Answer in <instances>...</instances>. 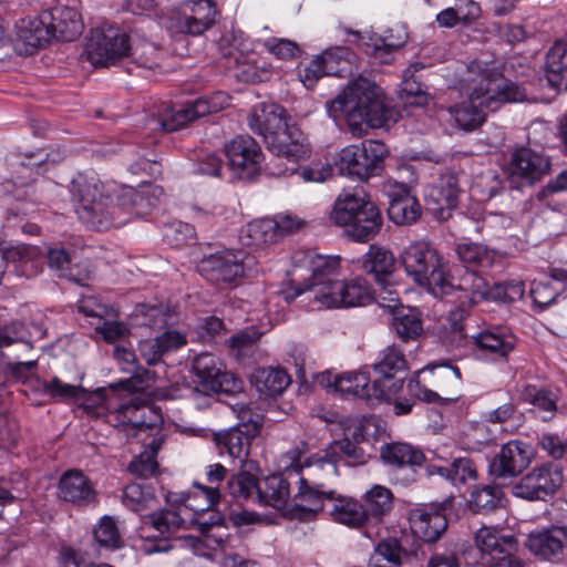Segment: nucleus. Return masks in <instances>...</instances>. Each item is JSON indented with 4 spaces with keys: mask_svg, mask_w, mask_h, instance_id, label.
I'll list each match as a JSON object with an SVG mask.
<instances>
[{
    "mask_svg": "<svg viewBox=\"0 0 567 567\" xmlns=\"http://www.w3.org/2000/svg\"><path fill=\"white\" fill-rule=\"evenodd\" d=\"M78 218L89 228L103 231L147 215L158 204L163 188L146 185L138 189L123 187L114 198L95 177L79 175L71 183Z\"/></svg>",
    "mask_w": 567,
    "mask_h": 567,
    "instance_id": "1",
    "label": "nucleus"
},
{
    "mask_svg": "<svg viewBox=\"0 0 567 567\" xmlns=\"http://www.w3.org/2000/svg\"><path fill=\"white\" fill-rule=\"evenodd\" d=\"M455 87L466 100L449 107L455 124L463 131L476 130L485 121L486 111H496L502 104L520 102L526 91L506 79L491 63L472 61L462 65L456 73Z\"/></svg>",
    "mask_w": 567,
    "mask_h": 567,
    "instance_id": "2",
    "label": "nucleus"
},
{
    "mask_svg": "<svg viewBox=\"0 0 567 567\" xmlns=\"http://www.w3.org/2000/svg\"><path fill=\"white\" fill-rule=\"evenodd\" d=\"M331 116H343L352 135L361 136L363 125L382 126L386 121V107L381 89L371 80L358 76L332 101L327 103Z\"/></svg>",
    "mask_w": 567,
    "mask_h": 567,
    "instance_id": "3",
    "label": "nucleus"
},
{
    "mask_svg": "<svg viewBox=\"0 0 567 567\" xmlns=\"http://www.w3.org/2000/svg\"><path fill=\"white\" fill-rule=\"evenodd\" d=\"M250 130L262 137L266 147L277 157L296 164L308 154L307 138L286 121V111L275 103L257 104L248 116Z\"/></svg>",
    "mask_w": 567,
    "mask_h": 567,
    "instance_id": "4",
    "label": "nucleus"
},
{
    "mask_svg": "<svg viewBox=\"0 0 567 567\" xmlns=\"http://www.w3.org/2000/svg\"><path fill=\"white\" fill-rule=\"evenodd\" d=\"M80 13L69 7H55L38 17L23 19L17 24V35L32 49H38L51 40L74 41L83 32Z\"/></svg>",
    "mask_w": 567,
    "mask_h": 567,
    "instance_id": "5",
    "label": "nucleus"
},
{
    "mask_svg": "<svg viewBox=\"0 0 567 567\" xmlns=\"http://www.w3.org/2000/svg\"><path fill=\"white\" fill-rule=\"evenodd\" d=\"M330 218L344 228L348 237L359 243L373 239L383 224L380 209L363 189L343 190L334 202Z\"/></svg>",
    "mask_w": 567,
    "mask_h": 567,
    "instance_id": "6",
    "label": "nucleus"
},
{
    "mask_svg": "<svg viewBox=\"0 0 567 567\" xmlns=\"http://www.w3.org/2000/svg\"><path fill=\"white\" fill-rule=\"evenodd\" d=\"M467 320L468 315L463 308L457 307L449 313L446 329L455 347L464 346L471 339L480 350L503 359L515 349L516 337L507 328L494 327L470 336Z\"/></svg>",
    "mask_w": 567,
    "mask_h": 567,
    "instance_id": "7",
    "label": "nucleus"
},
{
    "mask_svg": "<svg viewBox=\"0 0 567 567\" xmlns=\"http://www.w3.org/2000/svg\"><path fill=\"white\" fill-rule=\"evenodd\" d=\"M517 548L513 535L494 527H482L474 536V547L464 553L466 563L476 567H523L512 554Z\"/></svg>",
    "mask_w": 567,
    "mask_h": 567,
    "instance_id": "8",
    "label": "nucleus"
},
{
    "mask_svg": "<svg viewBox=\"0 0 567 567\" xmlns=\"http://www.w3.org/2000/svg\"><path fill=\"white\" fill-rule=\"evenodd\" d=\"M401 264L413 280L440 292H446L450 279L445 276L441 257L429 244L417 241L408 246L401 254Z\"/></svg>",
    "mask_w": 567,
    "mask_h": 567,
    "instance_id": "9",
    "label": "nucleus"
},
{
    "mask_svg": "<svg viewBox=\"0 0 567 567\" xmlns=\"http://www.w3.org/2000/svg\"><path fill=\"white\" fill-rule=\"evenodd\" d=\"M386 153L388 150L384 143L365 140L359 145H349L342 148L338 156L337 166L342 175L367 181L371 176L380 174Z\"/></svg>",
    "mask_w": 567,
    "mask_h": 567,
    "instance_id": "10",
    "label": "nucleus"
},
{
    "mask_svg": "<svg viewBox=\"0 0 567 567\" xmlns=\"http://www.w3.org/2000/svg\"><path fill=\"white\" fill-rule=\"evenodd\" d=\"M199 274L214 284L234 282L236 279L258 272L256 257L233 250H221L205 256L198 264Z\"/></svg>",
    "mask_w": 567,
    "mask_h": 567,
    "instance_id": "11",
    "label": "nucleus"
},
{
    "mask_svg": "<svg viewBox=\"0 0 567 567\" xmlns=\"http://www.w3.org/2000/svg\"><path fill=\"white\" fill-rule=\"evenodd\" d=\"M227 93L218 91L185 103L177 110H169L162 117L148 121L150 130L174 132L199 117L217 113L229 105Z\"/></svg>",
    "mask_w": 567,
    "mask_h": 567,
    "instance_id": "12",
    "label": "nucleus"
},
{
    "mask_svg": "<svg viewBox=\"0 0 567 567\" xmlns=\"http://www.w3.org/2000/svg\"><path fill=\"white\" fill-rule=\"evenodd\" d=\"M85 52L95 66H106L126 55L137 60V48L131 45L130 37L112 27L91 30Z\"/></svg>",
    "mask_w": 567,
    "mask_h": 567,
    "instance_id": "13",
    "label": "nucleus"
},
{
    "mask_svg": "<svg viewBox=\"0 0 567 567\" xmlns=\"http://www.w3.org/2000/svg\"><path fill=\"white\" fill-rule=\"evenodd\" d=\"M373 368V396L378 400L390 401L403 386L408 363L402 351L395 347L384 349Z\"/></svg>",
    "mask_w": 567,
    "mask_h": 567,
    "instance_id": "14",
    "label": "nucleus"
},
{
    "mask_svg": "<svg viewBox=\"0 0 567 567\" xmlns=\"http://www.w3.org/2000/svg\"><path fill=\"white\" fill-rule=\"evenodd\" d=\"M564 482L563 468L558 463L548 462L536 466L512 487L516 497L527 501H546Z\"/></svg>",
    "mask_w": 567,
    "mask_h": 567,
    "instance_id": "15",
    "label": "nucleus"
},
{
    "mask_svg": "<svg viewBox=\"0 0 567 567\" xmlns=\"http://www.w3.org/2000/svg\"><path fill=\"white\" fill-rule=\"evenodd\" d=\"M218 16L214 0H187L172 13L169 28L181 34L197 37L213 28Z\"/></svg>",
    "mask_w": 567,
    "mask_h": 567,
    "instance_id": "16",
    "label": "nucleus"
},
{
    "mask_svg": "<svg viewBox=\"0 0 567 567\" xmlns=\"http://www.w3.org/2000/svg\"><path fill=\"white\" fill-rule=\"evenodd\" d=\"M454 506V497L423 504L410 512L413 533L425 543L436 542L447 528V514Z\"/></svg>",
    "mask_w": 567,
    "mask_h": 567,
    "instance_id": "17",
    "label": "nucleus"
},
{
    "mask_svg": "<svg viewBox=\"0 0 567 567\" xmlns=\"http://www.w3.org/2000/svg\"><path fill=\"white\" fill-rule=\"evenodd\" d=\"M225 154L230 169L238 179L252 181L259 175L264 155L252 137L236 136L225 145Z\"/></svg>",
    "mask_w": 567,
    "mask_h": 567,
    "instance_id": "18",
    "label": "nucleus"
},
{
    "mask_svg": "<svg viewBox=\"0 0 567 567\" xmlns=\"http://www.w3.org/2000/svg\"><path fill=\"white\" fill-rule=\"evenodd\" d=\"M374 299V292L363 278L350 281L339 280L323 286L319 291V303L327 308L361 307Z\"/></svg>",
    "mask_w": 567,
    "mask_h": 567,
    "instance_id": "19",
    "label": "nucleus"
},
{
    "mask_svg": "<svg viewBox=\"0 0 567 567\" xmlns=\"http://www.w3.org/2000/svg\"><path fill=\"white\" fill-rule=\"evenodd\" d=\"M115 417L125 426L126 433L134 437L142 436L146 432H158L163 425L159 406L136 400L121 404L115 412Z\"/></svg>",
    "mask_w": 567,
    "mask_h": 567,
    "instance_id": "20",
    "label": "nucleus"
},
{
    "mask_svg": "<svg viewBox=\"0 0 567 567\" xmlns=\"http://www.w3.org/2000/svg\"><path fill=\"white\" fill-rule=\"evenodd\" d=\"M380 457L384 464L396 470V481L402 485H410L416 481V467L423 465L426 460L420 449L402 442L384 444L380 450Z\"/></svg>",
    "mask_w": 567,
    "mask_h": 567,
    "instance_id": "21",
    "label": "nucleus"
},
{
    "mask_svg": "<svg viewBox=\"0 0 567 567\" xmlns=\"http://www.w3.org/2000/svg\"><path fill=\"white\" fill-rule=\"evenodd\" d=\"M532 458V446L523 441L513 440L501 446L489 463L488 473L494 480L513 478L528 467Z\"/></svg>",
    "mask_w": 567,
    "mask_h": 567,
    "instance_id": "22",
    "label": "nucleus"
},
{
    "mask_svg": "<svg viewBox=\"0 0 567 567\" xmlns=\"http://www.w3.org/2000/svg\"><path fill=\"white\" fill-rule=\"evenodd\" d=\"M395 259L393 254L375 245H371L368 252L362 259V269L365 274L371 275L375 284L380 287V295L386 293V297H381L386 300L388 307H396L399 303V295L395 290L390 289L393 279Z\"/></svg>",
    "mask_w": 567,
    "mask_h": 567,
    "instance_id": "23",
    "label": "nucleus"
},
{
    "mask_svg": "<svg viewBox=\"0 0 567 567\" xmlns=\"http://www.w3.org/2000/svg\"><path fill=\"white\" fill-rule=\"evenodd\" d=\"M549 169V158L529 147L515 150L508 164L509 178L519 186L533 185L547 175Z\"/></svg>",
    "mask_w": 567,
    "mask_h": 567,
    "instance_id": "24",
    "label": "nucleus"
},
{
    "mask_svg": "<svg viewBox=\"0 0 567 567\" xmlns=\"http://www.w3.org/2000/svg\"><path fill=\"white\" fill-rule=\"evenodd\" d=\"M458 197L457 176L454 173H446L441 175L425 193V208L434 218L444 221L451 218L453 210L457 207Z\"/></svg>",
    "mask_w": 567,
    "mask_h": 567,
    "instance_id": "25",
    "label": "nucleus"
},
{
    "mask_svg": "<svg viewBox=\"0 0 567 567\" xmlns=\"http://www.w3.org/2000/svg\"><path fill=\"white\" fill-rule=\"evenodd\" d=\"M336 492L323 486L301 484L288 507L291 518L308 522L313 519L323 509L324 501H332Z\"/></svg>",
    "mask_w": 567,
    "mask_h": 567,
    "instance_id": "26",
    "label": "nucleus"
},
{
    "mask_svg": "<svg viewBox=\"0 0 567 567\" xmlns=\"http://www.w3.org/2000/svg\"><path fill=\"white\" fill-rule=\"evenodd\" d=\"M567 544V527L550 526L528 535L527 548L544 560L560 561Z\"/></svg>",
    "mask_w": 567,
    "mask_h": 567,
    "instance_id": "27",
    "label": "nucleus"
},
{
    "mask_svg": "<svg viewBox=\"0 0 567 567\" xmlns=\"http://www.w3.org/2000/svg\"><path fill=\"white\" fill-rule=\"evenodd\" d=\"M223 522L224 517L220 514H214L209 520L202 523L204 538L186 535L181 540L184 543V546L192 548L195 555L204 556L203 547L219 548L225 554V557L231 561L229 555L237 554L228 551L233 539L224 533Z\"/></svg>",
    "mask_w": 567,
    "mask_h": 567,
    "instance_id": "28",
    "label": "nucleus"
},
{
    "mask_svg": "<svg viewBox=\"0 0 567 567\" xmlns=\"http://www.w3.org/2000/svg\"><path fill=\"white\" fill-rule=\"evenodd\" d=\"M60 499L75 506H87L94 503L96 492L90 478L79 470L65 471L58 483Z\"/></svg>",
    "mask_w": 567,
    "mask_h": 567,
    "instance_id": "29",
    "label": "nucleus"
},
{
    "mask_svg": "<svg viewBox=\"0 0 567 567\" xmlns=\"http://www.w3.org/2000/svg\"><path fill=\"white\" fill-rule=\"evenodd\" d=\"M340 259L339 257H323L317 256L312 260L311 277L307 280L305 287L298 286L292 295H287L286 299H295L300 296L303 291L313 289L315 299L319 302V291L324 286H329L331 282H337V276L339 274Z\"/></svg>",
    "mask_w": 567,
    "mask_h": 567,
    "instance_id": "30",
    "label": "nucleus"
},
{
    "mask_svg": "<svg viewBox=\"0 0 567 567\" xmlns=\"http://www.w3.org/2000/svg\"><path fill=\"white\" fill-rule=\"evenodd\" d=\"M192 369L197 378V385L205 393L228 391L224 383L228 374L223 372L218 360L210 353H200L194 361Z\"/></svg>",
    "mask_w": 567,
    "mask_h": 567,
    "instance_id": "31",
    "label": "nucleus"
},
{
    "mask_svg": "<svg viewBox=\"0 0 567 567\" xmlns=\"http://www.w3.org/2000/svg\"><path fill=\"white\" fill-rule=\"evenodd\" d=\"M389 218L396 225L412 224L421 215V207L415 196L405 185H396L388 193Z\"/></svg>",
    "mask_w": 567,
    "mask_h": 567,
    "instance_id": "32",
    "label": "nucleus"
},
{
    "mask_svg": "<svg viewBox=\"0 0 567 567\" xmlns=\"http://www.w3.org/2000/svg\"><path fill=\"white\" fill-rule=\"evenodd\" d=\"M333 388L343 394H351L369 402L370 404L381 403L373 394V380L364 372H349L333 377Z\"/></svg>",
    "mask_w": 567,
    "mask_h": 567,
    "instance_id": "33",
    "label": "nucleus"
},
{
    "mask_svg": "<svg viewBox=\"0 0 567 567\" xmlns=\"http://www.w3.org/2000/svg\"><path fill=\"white\" fill-rule=\"evenodd\" d=\"M546 79L557 90H567V41H556L546 54Z\"/></svg>",
    "mask_w": 567,
    "mask_h": 567,
    "instance_id": "34",
    "label": "nucleus"
},
{
    "mask_svg": "<svg viewBox=\"0 0 567 567\" xmlns=\"http://www.w3.org/2000/svg\"><path fill=\"white\" fill-rule=\"evenodd\" d=\"M320 56L328 76H351L358 71V56L347 47L327 49Z\"/></svg>",
    "mask_w": 567,
    "mask_h": 567,
    "instance_id": "35",
    "label": "nucleus"
},
{
    "mask_svg": "<svg viewBox=\"0 0 567 567\" xmlns=\"http://www.w3.org/2000/svg\"><path fill=\"white\" fill-rule=\"evenodd\" d=\"M337 476L338 466L330 457H326V452L323 450L322 455L312 456L301 467V476L299 481L301 484H308L310 486L327 487V483Z\"/></svg>",
    "mask_w": 567,
    "mask_h": 567,
    "instance_id": "36",
    "label": "nucleus"
},
{
    "mask_svg": "<svg viewBox=\"0 0 567 567\" xmlns=\"http://www.w3.org/2000/svg\"><path fill=\"white\" fill-rule=\"evenodd\" d=\"M450 287L446 288L449 293L453 289H457L465 293L464 298L467 299L470 305H476L486 300L487 296V279L484 278L478 271L474 269H460L458 277L450 280Z\"/></svg>",
    "mask_w": 567,
    "mask_h": 567,
    "instance_id": "37",
    "label": "nucleus"
},
{
    "mask_svg": "<svg viewBox=\"0 0 567 567\" xmlns=\"http://www.w3.org/2000/svg\"><path fill=\"white\" fill-rule=\"evenodd\" d=\"M331 502L329 515L334 522L352 528L369 524L367 511H364L361 503L349 497H336V495Z\"/></svg>",
    "mask_w": 567,
    "mask_h": 567,
    "instance_id": "38",
    "label": "nucleus"
},
{
    "mask_svg": "<svg viewBox=\"0 0 567 567\" xmlns=\"http://www.w3.org/2000/svg\"><path fill=\"white\" fill-rule=\"evenodd\" d=\"M250 382L260 395L275 396L290 384V377L280 368H258L250 374Z\"/></svg>",
    "mask_w": 567,
    "mask_h": 567,
    "instance_id": "39",
    "label": "nucleus"
},
{
    "mask_svg": "<svg viewBox=\"0 0 567 567\" xmlns=\"http://www.w3.org/2000/svg\"><path fill=\"white\" fill-rule=\"evenodd\" d=\"M239 239L243 245L254 248H264L277 241V224L270 218L255 219L248 223L240 231Z\"/></svg>",
    "mask_w": 567,
    "mask_h": 567,
    "instance_id": "40",
    "label": "nucleus"
},
{
    "mask_svg": "<svg viewBox=\"0 0 567 567\" xmlns=\"http://www.w3.org/2000/svg\"><path fill=\"white\" fill-rule=\"evenodd\" d=\"M355 39L351 41L360 48L367 55L377 59L380 63H390L392 53L400 48V44L389 43L385 39L369 33L348 30Z\"/></svg>",
    "mask_w": 567,
    "mask_h": 567,
    "instance_id": "41",
    "label": "nucleus"
},
{
    "mask_svg": "<svg viewBox=\"0 0 567 567\" xmlns=\"http://www.w3.org/2000/svg\"><path fill=\"white\" fill-rule=\"evenodd\" d=\"M425 66L421 62L412 63L402 73L401 99L404 103L415 106H424L427 102L425 86L416 73Z\"/></svg>",
    "mask_w": 567,
    "mask_h": 567,
    "instance_id": "42",
    "label": "nucleus"
},
{
    "mask_svg": "<svg viewBox=\"0 0 567 567\" xmlns=\"http://www.w3.org/2000/svg\"><path fill=\"white\" fill-rule=\"evenodd\" d=\"M261 491L258 504L269 505L275 508L287 507L289 501V482L280 474L270 475L261 483L259 482Z\"/></svg>",
    "mask_w": 567,
    "mask_h": 567,
    "instance_id": "43",
    "label": "nucleus"
},
{
    "mask_svg": "<svg viewBox=\"0 0 567 567\" xmlns=\"http://www.w3.org/2000/svg\"><path fill=\"white\" fill-rule=\"evenodd\" d=\"M362 505L364 511H367L368 522L373 520L378 524L391 512L393 507V494L385 486L374 485L365 493L364 504Z\"/></svg>",
    "mask_w": 567,
    "mask_h": 567,
    "instance_id": "44",
    "label": "nucleus"
},
{
    "mask_svg": "<svg viewBox=\"0 0 567 567\" xmlns=\"http://www.w3.org/2000/svg\"><path fill=\"white\" fill-rule=\"evenodd\" d=\"M324 452L326 457H330L336 465L340 461L346 462V464L350 466L362 465L365 464L370 457L364 453L362 447L348 437L333 441Z\"/></svg>",
    "mask_w": 567,
    "mask_h": 567,
    "instance_id": "45",
    "label": "nucleus"
},
{
    "mask_svg": "<svg viewBox=\"0 0 567 567\" xmlns=\"http://www.w3.org/2000/svg\"><path fill=\"white\" fill-rule=\"evenodd\" d=\"M252 439H255V436H247L244 431L234 426L214 434V441L218 446L224 447L230 457L240 460L248 456V450Z\"/></svg>",
    "mask_w": 567,
    "mask_h": 567,
    "instance_id": "46",
    "label": "nucleus"
},
{
    "mask_svg": "<svg viewBox=\"0 0 567 567\" xmlns=\"http://www.w3.org/2000/svg\"><path fill=\"white\" fill-rule=\"evenodd\" d=\"M229 493L237 499L251 501L258 503L260 498V488L257 477L248 472H240L233 475L227 483Z\"/></svg>",
    "mask_w": 567,
    "mask_h": 567,
    "instance_id": "47",
    "label": "nucleus"
},
{
    "mask_svg": "<svg viewBox=\"0 0 567 567\" xmlns=\"http://www.w3.org/2000/svg\"><path fill=\"white\" fill-rule=\"evenodd\" d=\"M460 260L464 264L462 269L474 267L488 268L494 260L493 252L477 243L460 244L456 248Z\"/></svg>",
    "mask_w": 567,
    "mask_h": 567,
    "instance_id": "48",
    "label": "nucleus"
},
{
    "mask_svg": "<svg viewBox=\"0 0 567 567\" xmlns=\"http://www.w3.org/2000/svg\"><path fill=\"white\" fill-rule=\"evenodd\" d=\"M470 503L475 513H488L504 505V493L497 486L486 485L472 493Z\"/></svg>",
    "mask_w": 567,
    "mask_h": 567,
    "instance_id": "49",
    "label": "nucleus"
},
{
    "mask_svg": "<svg viewBox=\"0 0 567 567\" xmlns=\"http://www.w3.org/2000/svg\"><path fill=\"white\" fill-rule=\"evenodd\" d=\"M392 326L398 337L405 342L416 340L423 332L421 318L412 310L398 312L393 317Z\"/></svg>",
    "mask_w": 567,
    "mask_h": 567,
    "instance_id": "50",
    "label": "nucleus"
},
{
    "mask_svg": "<svg viewBox=\"0 0 567 567\" xmlns=\"http://www.w3.org/2000/svg\"><path fill=\"white\" fill-rule=\"evenodd\" d=\"M235 412L238 421L234 427L244 431L247 436H258L264 422L259 410L250 404H237Z\"/></svg>",
    "mask_w": 567,
    "mask_h": 567,
    "instance_id": "51",
    "label": "nucleus"
},
{
    "mask_svg": "<svg viewBox=\"0 0 567 567\" xmlns=\"http://www.w3.org/2000/svg\"><path fill=\"white\" fill-rule=\"evenodd\" d=\"M260 337L261 332L256 327L250 326L233 334L227 340V344L231 353L237 359H241L252 351Z\"/></svg>",
    "mask_w": 567,
    "mask_h": 567,
    "instance_id": "52",
    "label": "nucleus"
},
{
    "mask_svg": "<svg viewBox=\"0 0 567 567\" xmlns=\"http://www.w3.org/2000/svg\"><path fill=\"white\" fill-rule=\"evenodd\" d=\"M144 525L152 526L159 534H171L183 523L181 514L176 511L163 509L143 517Z\"/></svg>",
    "mask_w": 567,
    "mask_h": 567,
    "instance_id": "53",
    "label": "nucleus"
},
{
    "mask_svg": "<svg viewBox=\"0 0 567 567\" xmlns=\"http://www.w3.org/2000/svg\"><path fill=\"white\" fill-rule=\"evenodd\" d=\"M16 343H21L27 350L33 348L30 341V332L27 327L19 321H13L0 329V350Z\"/></svg>",
    "mask_w": 567,
    "mask_h": 567,
    "instance_id": "54",
    "label": "nucleus"
},
{
    "mask_svg": "<svg viewBox=\"0 0 567 567\" xmlns=\"http://www.w3.org/2000/svg\"><path fill=\"white\" fill-rule=\"evenodd\" d=\"M95 540L106 548H120L122 539L115 520L111 516H103L93 530Z\"/></svg>",
    "mask_w": 567,
    "mask_h": 567,
    "instance_id": "55",
    "label": "nucleus"
},
{
    "mask_svg": "<svg viewBox=\"0 0 567 567\" xmlns=\"http://www.w3.org/2000/svg\"><path fill=\"white\" fill-rule=\"evenodd\" d=\"M43 391L51 398L61 401L79 400L85 394V390L81 385L64 383L56 377L43 383Z\"/></svg>",
    "mask_w": 567,
    "mask_h": 567,
    "instance_id": "56",
    "label": "nucleus"
},
{
    "mask_svg": "<svg viewBox=\"0 0 567 567\" xmlns=\"http://www.w3.org/2000/svg\"><path fill=\"white\" fill-rule=\"evenodd\" d=\"M299 173L303 181L321 183L329 178L332 174V167L330 165H313L305 166L300 171L293 166L291 168L286 167L285 169L270 168V174L274 176H284L288 174Z\"/></svg>",
    "mask_w": 567,
    "mask_h": 567,
    "instance_id": "57",
    "label": "nucleus"
},
{
    "mask_svg": "<svg viewBox=\"0 0 567 567\" xmlns=\"http://www.w3.org/2000/svg\"><path fill=\"white\" fill-rule=\"evenodd\" d=\"M152 501V494L148 491L146 492L140 484L131 483L123 491L122 502L133 512L145 509Z\"/></svg>",
    "mask_w": 567,
    "mask_h": 567,
    "instance_id": "58",
    "label": "nucleus"
},
{
    "mask_svg": "<svg viewBox=\"0 0 567 567\" xmlns=\"http://www.w3.org/2000/svg\"><path fill=\"white\" fill-rule=\"evenodd\" d=\"M430 371L434 378V386L445 394L461 381V372L457 367L441 364L432 367Z\"/></svg>",
    "mask_w": 567,
    "mask_h": 567,
    "instance_id": "59",
    "label": "nucleus"
},
{
    "mask_svg": "<svg viewBox=\"0 0 567 567\" xmlns=\"http://www.w3.org/2000/svg\"><path fill=\"white\" fill-rule=\"evenodd\" d=\"M476 478V468L468 457H455L449 465V481L453 484H465Z\"/></svg>",
    "mask_w": 567,
    "mask_h": 567,
    "instance_id": "60",
    "label": "nucleus"
},
{
    "mask_svg": "<svg viewBox=\"0 0 567 567\" xmlns=\"http://www.w3.org/2000/svg\"><path fill=\"white\" fill-rule=\"evenodd\" d=\"M269 53L280 60H292L301 54L300 47L291 40L281 38H270L264 42Z\"/></svg>",
    "mask_w": 567,
    "mask_h": 567,
    "instance_id": "61",
    "label": "nucleus"
},
{
    "mask_svg": "<svg viewBox=\"0 0 567 567\" xmlns=\"http://www.w3.org/2000/svg\"><path fill=\"white\" fill-rule=\"evenodd\" d=\"M164 236L176 247L193 244L196 240L194 226L183 221H175L167 226Z\"/></svg>",
    "mask_w": 567,
    "mask_h": 567,
    "instance_id": "62",
    "label": "nucleus"
},
{
    "mask_svg": "<svg viewBox=\"0 0 567 567\" xmlns=\"http://www.w3.org/2000/svg\"><path fill=\"white\" fill-rule=\"evenodd\" d=\"M530 403L543 414L540 415L543 421H549L554 417L557 410L556 396L547 390H537L534 394L529 393Z\"/></svg>",
    "mask_w": 567,
    "mask_h": 567,
    "instance_id": "63",
    "label": "nucleus"
},
{
    "mask_svg": "<svg viewBox=\"0 0 567 567\" xmlns=\"http://www.w3.org/2000/svg\"><path fill=\"white\" fill-rule=\"evenodd\" d=\"M402 548L398 539L395 538H388L382 542H380L375 549L373 555L379 556V559L385 560L393 567H398L402 563L401 558Z\"/></svg>",
    "mask_w": 567,
    "mask_h": 567,
    "instance_id": "64",
    "label": "nucleus"
}]
</instances>
